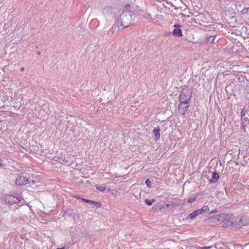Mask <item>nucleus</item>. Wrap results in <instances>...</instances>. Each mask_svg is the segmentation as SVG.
<instances>
[{"label": "nucleus", "instance_id": "f257e3e1", "mask_svg": "<svg viewBox=\"0 0 249 249\" xmlns=\"http://www.w3.org/2000/svg\"><path fill=\"white\" fill-rule=\"evenodd\" d=\"M138 12L133 11L130 4H126L120 16L117 21V27L119 30H123L124 28L129 26L132 20L138 15Z\"/></svg>", "mask_w": 249, "mask_h": 249}, {"label": "nucleus", "instance_id": "f03ea898", "mask_svg": "<svg viewBox=\"0 0 249 249\" xmlns=\"http://www.w3.org/2000/svg\"><path fill=\"white\" fill-rule=\"evenodd\" d=\"M192 97V92L188 87L181 89L178 98V102L181 104H187Z\"/></svg>", "mask_w": 249, "mask_h": 249}, {"label": "nucleus", "instance_id": "7ed1b4c3", "mask_svg": "<svg viewBox=\"0 0 249 249\" xmlns=\"http://www.w3.org/2000/svg\"><path fill=\"white\" fill-rule=\"evenodd\" d=\"M4 200L6 204L12 205L19 202L20 199L14 196L7 195L4 196Z\"/></svg>", "mask_w": 249, "mask_h": 249}, {"label": "nucleus", "instance_id": "20e7f679", "mask_svg": "<svg viewBox=\"0 0 249 249\" xmlns=\"http://www.w3.org/2000/svg\"><path fill=\"white\" fill-rule=\"evenodd\" d=\"M28 177L24 176L23 174H20L16 180V183L18 185L24 186L28 184Z\"/></svg>", "mask_w": 249, "mask_h": 249}, {"label": "nucleus", "instance_id": "39448f33", "mask_svg": "<svg viewBox=\"0 0 249 249\" xmlns=\"http://www.w3.org/2000/svg\"><path fill=\"white\" fill-rule=\"evenodd\" d=\"M242 4L239 1L236 2L235 3L230 4V8L233 11V13L234 14H238L241 12V10L243 8Z\"/></svg>", "mask_w": 249, "mask_h": 249}, {"label": "nucleus", "instance_id": "423d86ee", "mask_svg": "<svg viewBox=\"0 0 249 249\" xmlns=\"http://www.w3.org/2000/svg\"><path fill=\"white\" fill-rule=\"evenodd\" d=\"M175 28L173 31V35L177 37H181L182 36V30L181 29V25L178 24H175L173 25Z\"/></svg>", "mask_w": 249, "mask_h": 249}, {"label": "nucleus", "instance_id": "0eeeda50", "mask_svg": "<svg viewBox=\"0 0 249 249\" xmlns=\"http://www.w3.org/2000/svg\"><path fill=\"white\" fill-rule=\"evenodd\" d=\"M189 106V102L187 104H181V102H180L178 105L179 112H180L182 115H184L186 111L188 110Z\"/></svg>", "mask_w": 249, "mask_h": 249}, {"label": "nucleus", "instance_id": "6e6552de", "mask_svg": "<svg viewBox=\"0 0 249 249\" xmlns=\"http://www.w3.org/2000/svg\"><path fill=\"white\" fill-rule=\"evenodd\" d=\"M82 201L89 204H92L96 207V208H100L101 206V204L96 201L91 200L86 198H82Z\"/></svg>", "mask_w": 249, "mask_h": 249}, {"label": "nucleus", "instance_id": "1a4fd4ad", "mask_svg": "<svg viewBox=\"0 0 249 249\" xmlns=\"http://www.w3.org/2000/svg\"><path fill=\"white\" fill-rule=\"evenodd\" d=\"M201 214V213L197 210L194 211L192 213H190L187 217L186 219L194 220L197 216Z\"/></svg>", "mask_w": 249, "mask_h": 249}, {"label": "nucleus", "instance_id": "9d476101", "mask_svg": "<svg viewBox=\"0 0 249 249\" xmlns=\"http://www.w3.org/2000/svg\"><path fill=\"white\" fill-rule=\"evenodd\" d=\"M219 178V174L216 172H212V178L209 180L210 183H214L218 181Z\"/></svg>", "mask_w": 249, "mask_h": 249}, {"label": "nucleus", "instance_id": "9b49d317", "mask_svg": "<svg viewBox=\"0 0 249 249\" xmlns=\"http://www.w3.org/2000/svg\"><path fill=\"white\" fill-rule=\"evenodd\" d=\"M152 132L154 134L155 140L156 141L159 140L160 138V128L159 127L154 128Z\"/></svg>", "mask_w": 249, "mask_h": 249}, {"label": "nucleus", "instance_id": "f8f14e48", "mask_svg": "<svg viewBox=\"0 0 249 249\" xmlns=\"http://www.w3.org/2000/svg\"><path fill=\"white\" fill-rule=\"evenodd\" d=\"M241 129L244 130V131H246V127L247 125L246 124V122H249V118L247 117H244L241 119Z\"/></svg>", "mask_w": 249, "mask_h": 249}, {"label": "nucleus", "instance_id": "ddd939ff", "mask_svg": "<svg viewBox=\"0 0 249 249\" xmlns=\"http://www.w3.org/2000/svg\"><path fill=\"white\" fill-rule=\"evenodd\" d=\"M249 12V7L245 6L244 5L243 8L241 10V12L238 14V16H241L242 15H246Z\"/></svg>", "mask_w": 249, "mask_h": 249}, {"label": "nucleus", "instance_id": "4468645a", "mask_svg": "<svg viewBox=\"0 0 249 249\" xmlns=\"http://www.w3.org/2000/svg\"><path fill=\"white\" fill-rule=\"evenodd\" d=\"M112 8L110 6H107L103 9V13L105 15H109L111 13Z\"/></svg>", "mask_w": 249, "mask_h": 249}, {"label": "nucleus", "instance_id": "2eb2a0df", "mask_svg": "<svg viewBox=\"0 0 249 249\" xmlns=\"http://www.w3.org/2000/svg\"><path fill=\"white\" fill-rule=\"evenodd\" d=\"M198 211H199V212L201 213V214L203 213H205L207 211H209V208L207 206H203L201 209H197Z\"/></svg>", "mask_w": 249, "mask_h": 249}, {"label": "nucleus", "instance_id": "dca6fc26", "mask_svg": "<svg viewBox=\"0 0 249 249\" xmlns=\"http://www.w3.org/2000/svg\"><path fill=\"white\" fill-rule=\"evenodd\" d=\"M245 224L243 221V220L239 218L238 220V223H235V227L237 228H241L242 226H244Z\"/></svg>", "mask_w": 249, "mask_h": 249}, {"label": "nucleus", "instance_id": "f3484780", "mask_svg": "<svg viewBox=\"0 0 249 249\" xmlns=\"http://www.w3.org/2000/svg\"><path fill=\"white\" fill-rule=\"evenodd\" d=\"M156 199L153 198L152 199H145L144 200V202L146 204H147L148 206H151L153 203L155 202Z\"/></svg>", "mask_w": 249, "mask_h": 249}, {"label": "nucleus", "instance_id": "a211bd4d", "mask_svg": "<svg viewBox=\"0 0 249 249\" xmlns=\"http://www.w3.org/2000/svg\"><path fill=\"white\" fill-rule=\"evenodd\" d=\"M215 36H211L206 38L205 42L211 44L213 42Z\"/></svg>", "mask_w": 249, "mask_h": 249}, {"label": "nucleus", "instance_id": "6ab92c4d", "mask_svg": "<svg viewBox=\"0 0 249 249\" xmlns=\"http://www.w3.org/2000/svg\"><path fill=\"white\" fill-rule=\"evenodd\" d=\"M239 219L238 217H233L231 219V221L230 222L231 225H232L235 227V223H238V220Z\"/></svg>", "mask_w": 249, "mask_h": 249}, {"label": "nucleus", "instance_id": "aec40b11", "mask_svg": "<svg viewBox=\"0 0 249 249\" xmlns=\"http://www.w3.org/2000/svg\"><path fill=\"white\" fill-rule=\"evenodd\" d=\"M96 189L97 190H98L99 191L103 192V191H104L106 190V187L104 186H103V185H101V186H96Z\"/></svg>", "mask_w": 249, "mask_h": 249}, {"label": "nucleus", "instance_id": "412c9836", "mask_svg": "<svg viewBox=\"0 0 249 249\" xmlns=\"http://www.w3.org/2000/svg\"><path fill=\"white\" fill-rule=\"evenodd\" d=\"M29 181L28 182V184H30V185H32L35 184L36 183L38 182V181L37 179L36 180L31 179L30 178H28Z\"/></svg>", "mask_w": 249, "mask_h": 249}, {"label": "nucleus", "instance_id": "4be33fe9", "mask_svg": "<svg viewBox=\"0 0 249 249\" xmlns=\"http://www.w3.org/2000/svg\"><path fill=\"white\" fill-rule=\"evenodd\" d=\"M196 199V197L195 196H191L189 197L188 200V203H192L194 202Z\"/></svg>", "mask_w": 249, "mask_h": 249}, {"label": "nucleus", "instance_id": "5701e85b", "mask_svg": "<svg viewBox=\"0 0 249 249\" xmlns=\"http://www.w3.org/2000/svg\"><path fill=\"white\" fill-rule=\"evenodd\" d=\"M145 184L148 187H151V182L149 178H147L145 181Z\"/></svg>", "mask_w": 249, "mask_h": 249}, {"label": "nucleus", "instance_id": "b1692460", "mask_svg": "<svg viewBox=\"0 0 249 249\" xmlns=\"http://www.w3.org/2000/svg\"><path fill=\"white\" fill-rule=\"evenodd\" d=\"M247 112V110H246V108L244 107L240 112V115L241 117V118H244L243 117L245 115L246 113Z\"/></svg>", "mask_w": 249, "mask_h": 249}, {"label": "nucleus", "instance_id": "393cba45", "mask_svg": "<svg viewBox=\"0 0 249 249\" xmlns=\"http://www.w3.org/2000/svg\"><path fill=\"white\" fill-rule=\"evenodd\" d=\"M220 218H224V214H219V215H216L215 216V218L217 220V221H220Z\"/></svg>", "mask_w": 249, "mask_h": 249}, {"label": "nucleus", "instance_id": "a878e982", "mask_svg": "<svg viewBox=\"0 0 249 249\" xmlns=\"http://www.w3.org/2000/svg\"><path fill=\"white\" fill-rule=\"evenodd\" d=\"M117 26V25H115V24H114L113 25V26L109 30V32L113 33Z\"/></svg>", "mask_w": 249, "mask_h": 249}, {"label": "nucleus", "instance_id": "bb28decb", "mask_svg": "<svg viewBox=\"0 0 249 249\" xmlns=\"http://www.w3.org/2000/svg\"><path fill=\"white\" fill-rule=\"evenodd\" d=\"M213 246H210L200 247V249H213Z\"/></svg>", "mask_w": 249, "mask_h": 249}, {"label": "nucleus", "instance_id": "cd10ccee", "mask_svg": "<svg viewBox=\"0 0 249 249\" xmlns=\"http://www.w3.org/2000/svg\"><path fill=\"white\" fill-rule=\"evenodd\" d=\"M60 160V161L61 162V163H63V162H66L67 161L65 159V158H63L62 157H59L58 158Z\"/></svg>", "mask_w": 249, "mask_h": 249}, {"label": "nucleus", "instance_id": "c85d7f7f", "mask_svg": "<svg viewBox=\"0 0 249 249\" xmlns=\"http://www.w3.org/2000/svg\"><path fill=\"white\" fill-rule=\"evenodd\" d=\"M143 17L144 18H149L150 17V14H146Z\"/></svg>", "mask_w": 249, "mask_h": 249}, {"label": "nucleus", "instance_id": "c756f323", "mask_svg": "<svg viewBox=\"0 0 249 249\" xmlns=\"http://www.w3.org/2000/svg\"><path fill=\"white\" fill-rule=\"evenodd\" d=\"M4 164L2 162V160L1 158H0V166H4Z\"/></svg>", "mask_w": 249, "mask_h": 249}, {"label": "nucleus", "instance_id": "7c9ffc66", "mask_svg": "<svg viewBox=\"0 0 249 249\" xmlns=\"http://www.w3.org/2000/svg\"><path fill=\"white\" fill-rule=\"evenodd\" d=\"M69 211V210H68L67 211H65L64 212V214L68 213V215H69V216H71V214L70 213H68Z\"/></svg>", "mask_w": 249, "mask_h": 249}, {"label": "nucleus", "instance_id": "2f4dec72", "mask_svg": "<svg viewBox=\"0 0 249 249\" xmlns=\"http://www.w3.org/2000/svg\"><path fill=\"white\" fill-rule=\"evenodd\" d=\"M24 70V68L23 67H21L20 68V71H23Z\"/></svg>", "mask_w": 249, "mask_h": 249}, {"label": "nucleus", "instance_id": "473e14b6", "mask_svg": "<svg viewBox=\"0 0 249 249\" xmlns=\"http://www.w3.org/2000/svg\"><path fill=\"white\" fill-rule=\"evenodd\" d=\"M56 249H65V247H62V248H57Z\"/></svg>", "mask_w": 249, "mask_h": 249}, {"label": "nucleus", "instance_id": "72a5a7b5", "mask_svg": "<svg viewBox=\"0 0 249 249\" xmlns=\"http://www.w3.org/2000/svg\"><path fill=\"white\" fill-rule=\"evenodd\" d=\"M37 54L38 55H40V52H39V51L37 52Z\"/></svg>", "mask_w": 249, "mask_h": 249}]
</instances>
